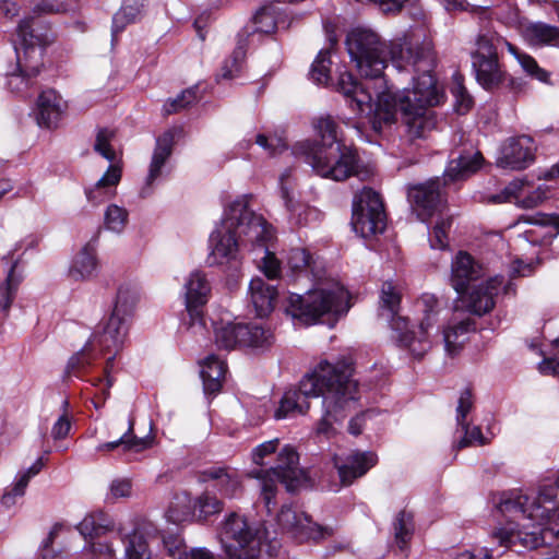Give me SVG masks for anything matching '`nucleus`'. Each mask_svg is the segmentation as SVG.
<instances>
[{
	"mask_svg": "<svg viewBox=\"0 0 559 559\" xmlns=\"http://www.w3.org/2000/svg\"><path fill=\"white\" fill-rule=\"evenodd\" d=\"M346 49L361 78L341 72L337 90L359 116L374 112L379 122L391 123L402 112L409 141L424 139L436 128L430 107L442 102L443 93L432 74L437 59L432 43L419 33L383 39L370 28L356 27L346 36Z\"/></svg>",
	"mask_w": 559,
	"mask_h": 559,
	"instance_id": "1",
	"label": "nucleus"
},
{
	"mask_svg": "<svg viewBox=\"0 0 559 559\" xmlns=\"http://www.w3.org/2000/svg\"><path fill=\"white\" fill-rule=\"evenodd\" d=\"M314 127L321 142H298L294 145L293 153L297 157H304L313 171L323 178L343 181L356 176L364 179L367 173L359 165L357 152L338 138L335 121L329 116L321 117Z\"/></svg>",
	"mask_w": 559,
	"mask_h": 559,
	"instance_id": "2",
	"label": "nucleus"
},
{
	"mask_svg": "<svg viewBox=\"0 0 559 559\" xmlns=\"http://www.w3.org/2000/svg\"><path fill=\"white\" fill-rule=\"evenodd\" d=\"M270 237L265 219L248 207L247 195L240 197L225 209L221 224L212 231L207 261L211 265L237 267L239 241L251 245Z\"/></svg>",
	"mask_w": 559,
	"mask_h": 559,
	"instance_id": "3",
	"label": "nucleus"
},
{
	"mask_svg": "<svg viewBox=\"0 0 559 559\" xmlns=\"http://www.w3.org/2000/svg\"><path fill=\"white\" fill-rule=\"evenodd\" d=\"M20 47L15 48L16 66L7 74L8 88L28 97L37 85V76L44 68L45 48L52 41L49 29L38 20L23 19L17 26Z\"/></svg>",
	"mask_w": 559,
	"mask_h": 559,
	"instance_id": "4",
	"label": "nucleus"
},
{
	"mask_svg": "<svg viewBox=\"0 0 559 559\" xmlns=\"http://www.w3.org/2000/svg\"><path fill=\"white\" fill-rule=\"evenodd\" d=\"M349 309L348 293L337 282L320 284L304 295L290 294L287 312L293 318L306 324H312L320 319L334 326L337 319Z\"/></svg>",
	"mask_w": 559,
	"mask_h": 559,
	"instance_id": "5",
	"label": "nucleus"
},
{
	"mask_svg": "<svg viewBox=\"0 0 559 559\" xmlns=\"http://www.w3.org/2000/svg\"><path fill=\"white\" fill-rule=\"evenodd\" d=\"M484 275L483 266L465 251H460L451 264V284L455 292L463 298L467 287ZM503 284L502 276H495L485 283L477 285L462 299L466 310L476 316H483L495 307V297L499 294Z\"/></svg>",
	"mask_w": 559,
	"mask_h": 559,
	"instance_id": "6",
	"label": "nucleus"
},
{
	"mask_svg": "<svg viewBox=\"0 0 559 559\" xmlns=\"http://www.w3.org/2000/svg\"><path fill=\"white\" fill-rule=\"evenodd\" d=\"M337 370L329 380L320 396L324 413L316 427V433L325 438L334 436L335 423L342 421L350 403L357 400V383L352 379V366L345 360L336 361Z\"/></svg>",
	"mask_w": 559,
	"mask_h": 559,
	"instance_id": "7",
	"label": "nucleus"
},
{
	"mask_svg": "<svg viewBox=\"0 0 559 559\" xmlns=\"http://www.w3.org/2000/svg\"><path fill=\"white\" fill-rule=\"evenodd\" d=\"M248 476L260 481L261 497L269 511L271 506H275L273 499L276 492V483L284 484L288 491H295L308 480L306 472L299 467V455L290 444H285L278 450L275 461L270 467L253 468Z\"/></svg>",
	"mask_w": 559,
	"mask_h": 559,
	"instance_id": "8",
	"label": "nucleus"
},
{
	"mask_svg": "<svg viewBox=\"0 0 559 559\" xmlns=\"http://www.w3.org/2000/svg\"><path fill=\"white\" fill-rule=\"evenodd\" d=\"M336 370V362L321 360L311 372L300 380L297 390H288L284 393L280 406L275 411V418L284 419L306 414L310 407L308 399L319 397L325 383L333 380Z\"/></svg>",
	"mask_w": 559,
	"mask_h": 559,
	"instance_id": "9",
	"label": "nucleus"
},
{
	"mask_svg": "<svg viewBox=\"0 0 559 559\" xmlns=\"http://www.w3.org/2000/svg\"><path fill=\"white\" fill-rule=\"evenodd\" d=\"M219 542L228 559H259L261 538L259 530L236 512L222 523Z\"/></svg>",
	"mask_w": 559,
	"mask_h": 559,
	"instance_id": "10",
	"label": "nucleus"
},
{
	"mask_svg": "<svg viewBox=\"0 0 559 559\" xmlns=\"http://www.w3.org/2000/svg\"><path fill=\"white\" fill-rule=\"evenodd\" d=\"M140 299L139 287L126 283L119 286L112 312L103 326L98 341L107 349H120L128 332V320L133 316Z\"/></svg>",
	"mask_w": 559,
	"mask_h": 559,
	"instance_id": "11",
	"label": "nucleus"
},
{
	"mask_svg": "<svg viewBox=\"0 0 559 559\" xmlns=\"http://www.w3.org/2000/svg\"><path fill=\"white\" fill-rule=\"evenodd\" d=\"M502 41L495 35H479L472 53V67L477 82L487 91L497 88L507 80V72L498 60L497 48Z\"/></svg>",
	"mask_w": 559,
	"mask_h": 559,
	"instance_id": "12",
	"label": "nucleus"
},
{
	"mask_svg": "<svg viewBox=\"0 0 559 559\" xmlns=\"http://www.w3.org/2000/svg\"><path fill=\"white\" fill-rule=\"evenodd\" d=\"M352 226L362 238H369L383 233L385 228V212L382 199L378 192L364 188L353 201Z\"/></svg>",
	"mask_w": 559,
	"mask_h": 559,
	"instance_id": "13",
	"label": "nucleus"
},
{
	"mask_svg": "<svg viewBox=\"0 0 559 559\" xmlns=\"http://www.w3.org/2000/svg\"><path fill=\"white\" fill-rule=\"evenodd\" d=\"M114 132L106 128L99 129L96 134L94 143L95 152L111 164L94 187L85 190L87 200L94 205H97L111 197L114 194L112 190L121 180L122 169L120 164L116 162V153L110 144Z\"/></svg>",
	"mask_w": 559,
	"mask_h": 559,
	"instance_id": "14",
	"label": "nucleus"
},
{
	"mask_svg": "<svg viewBox=\"0 0 559 559\" xmlns=\"http://www.w3.org/2000/svg\"><path fill=\"white\" fill-rule=\"evenodd\" d=\"M211 294V285L206 275L199 271H192L183 284V296L187 317L182 319V325L192 334H204L205 323L202 308L207 302Z\"/></svg>",
	"mask_w": 559,
	"mask_h": 559,
	"instance_id": "15",
	"label": "nucleus"
},
{
	"mask_svg": "<svg viewBox=\"0 0 559 559\" xmlns=\"http://www.w3.org/2000/svg\"><path fill=\"white\" fill-rule=\"evenodd\" d=\"M417 307L424 314L418 332L407 326L400 336V345L407 348L414 357L421 358L431 348L428 331L437 323L440 308L438 299L431 294H423L417 300Z\"/></svg>",
	"mask_w": 559,
	"mask_h": 559,
	"instance_id": "16",
	"label": "nucleus"
},
{
	"mask_svg": "<svg viewBox=\"0 0 559 559\" xmlns=\"http://www.w3.org/2000/svg\"><path fill=\"white\" fill-rule=\"evenodd\" d=\"M223 507V501L207 491L195 499H192L189 493L182 492L174 497V501L166 512V518L175 524L186 521L191 514L200 520H205L219 513Z\"/></svg>",
	"mask_w": 559,
	"mask_h": 559,
	"instance_id": "17",
	"label": "nucleus"
},
{
	"mask_svg": "<svg viewBox=\"0 0 559 559\" xmlns=\"http://www.w3.org/2000/svg\"><path fill=\"white\" fill-rule=\"evenodd\" d=\"M277 523L284 532L300 543L309 539L318 542L333 535L331 527L313 523L305 512L293 506L282 507Z\"/></svg>",
	"mask_w": 559,
	"mask_h": 559,
	"instance_id": "18",
	"label": "nucleus"
},
{
	"mask_svg": "<svg viewBox=\"0 0 559 559\" xmlns=\"http://www.w3.org/2000/svg\"><path fill=\"white\" fill-rule=\"evenodd\" d=\"M407 198L417 218L421 222H427L436 213H441L442 211L441 180L436 178L409 187Z\"/></svg>",
	"mask_w": 559,
	"mask_h": 559,
	"instance_id": "19",
	"label": "nucleus"
},
{
	"mask_svg": "<svg viewBox=\"0 0 559 559\" xmlns=\"http://www.w3.org/2000/svg\"><path fill=\"white\" fill-rule=\"evenodd\" d=\"M176 132V130H167L157 138L156 146L154 148L148 166V173L145 177L144 185L140 190L141 198H147L152 195L156 182L163 176L166 162L169 159L173 153Z\"/></svg>",
	"mask_w": 559,
	"mask_h": 559,
	"instance_id": "20",
	"label": "nucleus"
},
{
	"mask_svg": "<svg viewBox=\"0 0 559 559\" xmlns=\"http://www.w3.org/2000/svg\"><path fill=\"white\" fill-rule=\"evenodd\" d=\"M535 145L531 136L521 135L510 138L502 145L498 166L512 170H521L534 162Z\"/></svg>",
	"mask_w": 559,
	"mask_h": 559,
	"instance_id": "21",
	"label": "nucleus"
},
{
	"mask_svg": "<svg viewBox=\"0 0 559 559\" xmlns=\"http://www.w3.org/2000/svg\"><path fill=\"white\" fill-rule=\"evenodd\" d=\"M402 295L399 287L393 282L382 284L379 297V317L389 322L391 329L396 334L400 343V336L407 330L408 320L399 314Z\"/></svg>",
	"mask_w": 559,
	"mask_h": 559,
	"instance_id": "22",
	"label": "nucleus"
},
{
	"mask_svg": "<svg viewBox=\"0 0 559 559\" xmlns=\"http://www.w3.org/2000/svg\"><path fill=\"white\" fill-rule=\"evenodd\" d=\"M472 407V393L466 389L461 393L456 407V424L463 432V437L454 444L456 450H461L469 445H483L487 442L480 427L469 426L466 421V416L471 412Z\"/></svg>",
	"mask_w": 559,
	"mask_h": 559,
	"instance_id": "23",
	"label": "nucleus"
},
{
	"mask_svg": "<svg viewBox=\"0 0 559 559\" xmlns=\"http://www.w3.org/2000/svg\"><path fill=\"white\" fill-rule=\"evenodd\" d=\"M66 109V103L55 90L43 91L34 110L36 122L41 128H57Z\"/></svg>",
	"mask_w": 559,
	"mask_h": 559,
	"instance_id": "24",
	"label": "nucleus"
},
{
	"mask_svg": "<svg viewBox=\"0 0 559 559\" xmlns=\"http://www.w3.org/2000/svg\"><path fill=\"white\" fill-rule=\"evenodd\" d=\"M483 162L481 153L473 148L454 152L444 171L443 182L463 180L469 177L481 167Z\"/></svg>",
	"mask_w": 559,
	"mask_h": 559,
	"instance_id": "25",
	"label": "nucleus"
},
{
	"mask_svg": "<svg viewBox=\"0 0 559 559\" xmlns=\"http://www.w3.org/2000/svg\"><path fill=\"white\" fill-rule=\"evenodd\" d=\"M376 463L377 456L374 453L355 451L348 454L343 462L336 461L335 466L342 484L347 486L364 476Z\"/></svg>",
	"mask_w": 559,
	"mask_h": 559,
	"instance_id": "26",
	"label": "nucleus"
},
{
	"mask_svg": "<svg viewBox=\"0 0 559 559\" xmlns=\"http://www.w3.org/2000/svg\"><path fill=\"white\" fill-rule=\"evenodd\" d=\"M249 295L258 317H267L273 311L277 297L275 286L267 284L260 277H255L249 284Z\"/></svg>",
	"mask_w": 559,
	"mask_h": 559,
	"instance_id": "27",
	"label": "nucleus"
},
{
	"mask_svg": "<svg viewBox=\"0 0 559 559\" xmlns=\"http://www.w3.org/2000/svg\"><path fill=\"white\" fill-rule=\"evenodd\" d=\"M203 481L213 480L219 492L228 498L235 497L241 489V481L236 469L226 466H213L202 472Z\"/></svg>",
	"mask_w": 559,
	"mask_h": 559,
	"instance_id": "28",
	"label": "nucleus"
},
{
	"mask_svg": "<svg viewBox=\"0 0 559 559\" xmlns=\"http://www.w3.org/2000/svg\"><path fill=\"white\" fill-rule=\"evenodd\" d=\"M17 248L8 252V254L2 258L3 260L11 262L7 277L0 285V307L5 316L9 313L11 305L16 296L19 286L24 278L23 273L17 270L21 258L14 259V251Z\"/></svg>",
	"mask_w": 559,
	"mask_h": 559,
	"instance_id": "29",
	"label": "nucleus"
},
{
	"mask_svg": "<svg viewBox=\"0 0 559 559\" xmlns=\"http://www.w3.org/2000/svg\"><path fill=\"white\" fill-rule=\"evenodd\" d=\"M226 370L225 361L213 354L201 362L200 376L205 394L215 395L221 391Z\"/></svg>",
	"mask_w": 559,
	"mask_h": 559,
	"instance_id": "30",
	"label": "nucleus"
},
{
	"mask_svg": "<svg viewBox=\"0 0 559 559\" xmlns=\"http://www.w3.org/2000/svg\"><path fill=\"white\" fill-rule=\"evenodd\" d=\"M100 335L102 332L93 334L92 337L86 342L84 347L69 359L66 370L68 374H74L79 377L83 372H85L86 369L91 367L93 361L96 359V356L93 354V350L96 347H99V349L103 353H117L119 350L107 349L104 346H102L98 341V337Z\"/></svg>",
	"mask_w": 559,
	"mask_h": 559,
	"instance_id": "31",
	"label": "nucleus"
},
{
	"mask_svg": "<svg viewBox=\"0 0 559 559\" xmlns=\"http://www.w3.org/2000/svg\"><path fill=\"white\" fill-rule=\"evenodd\" d=\"M265 229L270 231L271 237L267 239H262L261 241H252V249L259 251L262 255L260 257L261 261V270L265 274V276L270 280L276 278L281 273L280 261L276 259L275 254L271 252V243L275 238L273 227L265 221Z\"/></svg>",
	"mask_w": 559,
	"mask_h": 559,
	"instance_id": "32",
	"label": "nucleus"
},
{
	"mask_svg": "<svg viewBox=\"0 0 559 559\" xmlns=\"http://www.w3.org/2000/svg\"><path fill=\"white\" fill-rule=\"evenodd\" d=\"M522 36L531 46L540 47L557 41L559 39V29L543 22H531L523 25Z\"/></svg>",
	"mask_w": 559,
	"mask_h": 559,
	"instance_id": "33",
	"label": "nucleus"
},
{
	"mask_svg": "<svg viewBox=\"0 0 559 559\" xmlns=\"http://www.w3.org/2000/svg\"><path fill=\"white\" fill-rule=\"evenodd\" d=\"M115 523L109 514L102 510L91 512L78 524V530L85 538H94L112 531Z\"/></svg>",
	"mask_w": 559,
	"mask_h": 559,
	"instance_id": "34",
	"label": "nucleus"
},
{
	"mask_svg": "<svg viewBox=\"0 0 559 559\" xmlns=\"http://www.w3.org/2000/svg\"><path fill=\"white\" fill-rule=\"evenodd\" d=\"M97 271L95 250L86 245L74 258L70 269L69 277L73 281L90 280Z\"/></svg>",
	"mask_w": 559,
	"mask_h": 559,
	"instance_id": "35",
	"label": "nucleus"
},
{
	"mask_svg": "<svg viewBox=\"0 0 559 559\" xmlns=\"http://www.w3.org/2000/svg\"><path fill=\"white\" fill-rule=\"evenodd\" d=\"M133 419L129 420L128 430L118 439L110 442L99 444L96 450L98 452L114 451L121 449L122 452H141L148 448L150 441L147 438H138L133 435Z\"/></svg>",
	"mask_w": 559,
	"mask_h": 559,
	"instance_id": "36",
	"label": "nucleus"
},
{
	"mask_svg": "<svg viewBox=\"0 0 559 559\" xmlns=\"http://www.w3.org/2000/svg\"><path fill=\"white\" fill-rule=\"evenodd\" d=\"M287 177H289V170H285L280 177L281 197L284 201V204L290 213V218L294 219L296 224H308L309 216L317 215V211L309 206L299 204L294 200L288 187L285 185V179Z\"/></svg>",
	"mask_w": 559,
	"mask_h": 559,
	"instance_id": "37",
	"label": "nucleus"
},
{
	"mask_svg": "<svg viewBox=\"0 0 559 559\" xmlns=\"http://www.w3.org/2000/svg\"><path fill=\"white\" fill-rule=\"evenodd\" d=\"M248 334L241 323H222L215 326V343L219 348L233 349L241 346V337Z\"/></svg>",
	"mask_w": 559,
	"mask_h": 559,
	"instance_id": "38",
	"label": "nucleus"
},
{
	"mask_svg": "<svg viewBox=\"0 0 559 559\" xmlns=\"http://www.w3.org/2000/svg\"><path fill=\"white\" fill-rule=\"evenodd\" d=\"M473 321L462 320L453 325H448L443 330L444 349L450 356L456 355L464 343V335L472 329Z\"/></svg>",
	"mask_w": 559,
	"mask_h": 559,
	"instance_id": "39",
	"label": "nucleus"
},
{
	"mask_svg": "<svg viewBox=\"0 0 559 559\" xmlns=\"http://www.w3.org/2000/svg\"><path fill=\"white\" fill-rule=\"evenodd\" d=\"M414 516L411 512L402 510L393 521L394 540L400 550L404 551L414 534Z\"/></svg>",
	"mask_w": 559,
	"mask_h": 559,
	"instance_id": "40",
	"label": "nucleus"
},
{
	"mask_svg": "<svg viewBox=\"0 0 559 559\" xmlns=\"http://www.w3.org/2000/svg\"><path fill=\"white\" fill-rule=\"evenodd\" d=\"M143 8L144 0H123L120 10L112 17V35L116 36L128 23L134 22Z\"/></svg>",
	"mask_w": 559,
	"mask_h": 559,
	"instance_id": "41",
	"label": "nucleus"
},
{
	"mask_svg": "<svg viewBox=\"0 0 559 559\" xmlns=\"http://www.w3.org/2000/svg\"><path fill=\"white\" fill-rule=\"evenodd\" d=\"M280 449V440L277 438L257 445L251 451L252 463L258 466L257 468L270 467L274 463Z\"/></svg>",
	"mask_w": 559,
	"mask_h": 559,
	"instance_id": "42",
	"label": "nucleus"
},
{
	"mask_svg": "<svg viewBox=\"0 0 559 559\" xmlns=\"http://www.w3.org/2000/svg\"><path fill=\"white\" fill-rule=\"evenodd\" d=\"M503 43L507 45L508 50L518 59L522 69L530 76H532L543 83H547L549 81V76H550L549 72H547L546 70L540 68L533 57H531L526 53L519 52V50L512 44H510L508 41H503Z\"/></svg>",
	"mask_w": 559,
	"mask_h": 559,
	"instance_id": "43",
	"label": "nucleus"
},
{
	"mask_svg": "<svg viewBox=\"0 0 559 559\" xmlns=\"http://www.w3.org/2000/svg\"><path fill=\"white\" fill-rule=\"evenodd\" d=\"M331 52L329 49H322L319 51L317 58L311 64L310 78L318 84L323 85L330 81L331 71Z\"/></svg>",
	"mask_w": 559,
	"mask_h": 559,
	"instance_id": "44",
	"label": "nucleus"
},
{
	"mask_svg": "<svg viewBox=\"0 0 559 559\" xmlns=\"http://www.w3.org/2000/svg\"><path fill=\"white\" fill-rule=\"evenodd\" d=\"M248 334L241 337V346L263 348L272 343V334L258 324H243Z\"/></svg>",
	"mask_w": 559,
	"mask_h": 559,
	"instance_id": "45",
	"label": "nucleus"
},
{
	"mask_svg": "<svg viewBox=\"0 0 559 559\" xmlns=\"http://www.w3.org/2000/svg\"><path fill=\"white\" fill-rule=\"evenodd\" d=\"M252 24L253 26L251 29L246 31L247 35H253L255 33H273L276 28L274 10L272 8H262L253 16Z\"/></svg>",
	"mask_w": 559,
	"mask_h": 559,
	"instance_id": "46",
	"label": "nucleus"
},
{
	"mask_svg": "<svg viewBox=\"0 0 559 559\" xmlns=\"http://www.w3.org/2000/svg\"><path fill=\"white\" fill-rule=\"evenodd\" d=\"M124 551L128 559H151L145 538L136 531L127 536Z\"/></svg>",
	"mask_w": 559,
	"mask_h": 559,
	"instance_id": "47",
	"label": "nucleus"
},
{
	"mask_svg": "<svg viewBox=\"0 0 559 559\" xmlns=\"http://www.w3.org/2000/svg\"><path fill=\"white\" fill-rule=\"evenodd\" d=\"M128 222V212L123 207L111 204L105 212V227L106 229L120 234L123 231Z\"/></svg>",
	"mask_w": 559,
	"mask_h": 559,
	"instance_id": "48",
	"label": "nucleus"
},
{
	"mask_svg": "<svg viewBox=\"0 0 559 559\" xmlns=\"http://www.w3.org/2000/svg\"><path fill=\"white\" fill-rule=\"evenodd\" d=\"M451 93L455 98V108L459 114H465L473 105V99L463 85V78L459 73L453 74Z\"/></svg>",
	"mask_w": 559,
	"mask_h": 559,
	"instance_id": "49",
	"label": "nucleus"
},
{
	"mask_svg": "<svg viewBox=\"0 0 559 559\" xmlns=\"http://www.w3.org/2000/svg\"><path fill=\"white\" fill-rule=\"evenodd\" d=\"M198 99L197 87H190L182 91L176 98L168 99L164 107L165 115H171L178 112L191 104L195 103Z\"/></svg>",
	"mask_w": 559,
	"mask_h": 559,
	"instance_id": "50",
	"label": "nucleus"
},
{
	"mask_svg": "<svg viewBox=\"0 0 559 559\" xmlns=\"http://www.w3.org/2000/svg\"><path fill=\"white\" fill-rule=\"evenodd\" d=\"M246 56L245 44L239 39L237 47L234 49L229 59H227L222 67V78L233 79L241 69L242 61Z\"/></svg>",
	"mask_w": 559,
	"mask_h": 559,
	"instance_id": "51",
	"label": "nucleus"
},
{
	"mask_svg": "<svg viewBox=\"0 0 559 559\" xmlns=\"http://www.w3.org/2000/svg\"><path fill=\"white\" fill-rule=\"evenodd\" d=\"M451 217H441L438 219L429 234V242L432 249H445L448 248V230L451 228Z\"/></svg>",
	"mask_w": 559,
	"mask_h": 559,
	"instance_id": "52",
	"label": "nucleus"
},
{
	"mask_svg": "<svg viewBox=\"0 0 559 559\" xmlns=\"http://www.w3.org/2000/svg\"><path fill=\"white\" fill-rule=\"evenodd\" d=\"M29 480H31L29 477H27L23 472H20L16 475V479L13 484L12 489L2 496V499H1L2 504L8 508L14 506L16 498L24 496L25 489H26Z\"/></svg>",
	"mask_w": 559,
	"mask_h": 559,
	"instance_id": "53",
	"label": "nucleus"
},
{
	"mask_svg": "<svg viewBox=\"0 0 559 559\" xmlns=\"http://www.w3.org/2000/svg\"><path fill=\"white\" fill-rule=\"evenodd\" d=\"M132 492V484L128 478H116L114 479L108 488V492L106 495L107 502H116L119 498H128Z\"/></svg>",
	"mask_w": 559,
	"mask_h": 559,
	"instance_id": "54",
	"label": "nucleus"
},
{
	"mask_svg": "<svg viewBox=\"0 0 559 559\" xmlns=\"http://www.w3.org/2000/svg\"><path fill=\"white\" fill-rule=\"evenodd\" d=\"M523 189L524 182L522 180H513L501 191V193L491 195L490 201L493 203H503L512 202L513 199H515L518 202L522 198Z\"/></svg>",
	"mask_w": 559,
	"mask_h": 559,
	"instance_id": "55",
	"label": "nucleus"
},
{
	"mask_svg": "<svg viewBox=\"0 0 559 559\" xmlns=\"http://www.w3.org/2000/svg\"><path fill=\"white\" fill-rule=\"evenodd\" d=\"M311 255L304 248H294L288 252L287 264L288 266L297 272L302 271L310 265Z\"/></svg>",
	"mask_w": 559,
	"mask_h": 559,
	"instance_id": "56",
	"label": "nucleus"
},
{
	"mask_svg": "<svg viewBox=\"0 0 559 559\" xmlns=\"http://www.w3.org/2000/svg\"><path fill=\"white\" fill-rule=\"evenodd\" d=\"M255 143L264 148L270 155H276L287 148L286 142L278 136H266L265 134H258Z\"/></svg>",
	"mask_w": 559,
	"mask_h": 559,
	"instance_id": "57",
	"label": "nucleus"
},
{
	"mask_svg": "<svg viewBox=\"0 0 559 559\" xmlns=\"http://www.w3.org/2000/svg\"><path fill=\"white\" fill-rule=\"evenodd\" d=\"M547 192L548 189L545 186H539L531 193L522 195L518 204L525 209H533L547 198Z\"/></svg>",
	"mask_w": 559,
	"mask_h": 559,
	"instance_id": "58",
	"label": "nucleus"
},
{
	"mask_svg": "<svg viewBox=\"0 0 559 559\" xmlns=\"http://www.w3.org/2000/svg\"><path fill=\"white\" fill-rule=\"evenodd\" d=\"M84 550L86 556H91V559H108L114 556L111 545L103 542H93Z\"/></svg>",
	"mask_w": 559,
	"mask_h": 559,
	"instance_id": "59",
	"label": "nucleus"
},
{
	"mask_svg": "<svg viewBox=\"0 0 559 559\" xmlns=\"http://www.w3.org/2000/svg\"><path fill=\"white\" fill-rule=\"evenodd\" d=\"M66 11V4L58 0H38L33 7V12L36 14L61 13Z\"/></svg>",
	"mask_w": 559,
	"mask_h": 559,
	"instance_id": "60",
	"label": "nucleus"
},
{
	"mask_svg": "<svg viewBox=\"0 0 559 559\" xmlns=\"http://www.w3.org/2000/svg\"><path fill=\"white\" fill-rule=\"evenodd\" d=\"M164 546L173 559H185L186 554H188L186 546L179 537L169 536L164 538Z\"/></svg>",
	"mask_w": 559,
	"mask_h": 559,
	"instance_id": "61",
	"label": "nucleus"
},
{
	"mask_svg": "<svg viewBox=\"0 0 559 559\" xmlns=\"http://www.w3.org/2000/svg\"><path fill=\"white\" fill-rule=\"evenodd\" d=\"M62 530V525L56 524L51 528L47 538L43 542L41 547L39 549V555L43 559H53L57 557V554L49 549L50 545L53 543L55 538Z\"/></svg>",
	"mask_w": 559,
	"mask_h": 559,
	"instance_id": "62",
	"label": "nucleus"
},
{
	"mask_svg": "<svg viewBox=\"0 0 559 559\" xmlns=\"http://www.w3.org/2000/svg\"><path fill=\"white\" fill-rule=\"evenodd\" d=\"M525 222L540 226H554L556 234L559 233V215L536 214L525 217Z\"/></svg>",
	"mask_w": 559,
	"mask_h": 559,
	"instance_id": "63",
	"label": "nucleus"
},
{
	"mask_svg": "<svg viewBox=\"0 0 559 559\" xmlns=\"http://www.w3.org/2000/svg\"><path fill=\"white\" fill-rule=\"evenodd\" d=\"M492 554L486 547L474 548L473 550H464L456 555L454 559H491Z\"/></svg>",
	"mask_w": 559,
	"mask_h": 559,
	"instance_id": "64",
	"label": "nucleus"
}]
</instances>
